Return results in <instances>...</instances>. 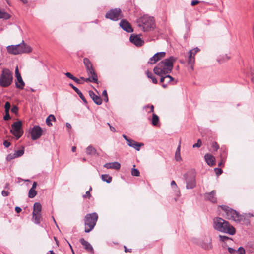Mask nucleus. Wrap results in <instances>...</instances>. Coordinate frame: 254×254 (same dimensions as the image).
Returning a JSON list of instances; mask_svg holds the SVG:
<instances>
[{
  "instance_id": "0eeeda50",
  "label": "nucleus",
  "mask_w": 254,
  "mask_h": 254,
  "mask_svg": "<svg viewBox=\"0 0 254 254\" xmlns=\"http://www.w3.org/2000/svg\"><path fill=\"white\" fill-rule=\"evenodd\" d=\"M10 132L17 138L19 139L23 134L22 122L20 121L14 122L11 126Z\"/></svg>"
},
{
  "instance_id": "f03ea898",
  "label": "nucleus",
  "mask_w": 254,
  "mask_h": 254,
  "mask_svg": "<svg viewBox=\"0 0 254 254\" xmlns=\"http://www.w3.org/2000/svg\"><path fill=\"white\" fill-rule=\"evenodd\" d=\"M213 226L215 230L222 233L234 235L236 232L235 228L228 221L220 217H215L213 220Z\"/></svg>"
},
{
  "instance_id": "49530a36",
  "label": "nucleus",
  "mask_w": 254,
  "mask_h": 254,
  "mask_svg": "<svg viewBox=\"0 0 254 254\" xmlns=\"http://www.w3.org/2000/svg\"><path fill=\"white\" fill-rule=\"evenodd\" d=\"M16 158L15 155V153L14 154H10L9 155H7V157H6V159L8 160V161H10L11 160L13 159H14Z\"/></svg>"
},
{
  "instance_id": "338daca9",
  "label": "nucleus",
  "mask_w": 254,
  "mask_h": 254,
  "mask_svg": "<svg viewBox=\"0 0 254 254\" xmlns=\"http://www.w3.org/2000/svg\"><path fill=\"white\" fill-rule=\"evenodd\" d=\"M15 211L18 213H20L21 211V208L19 207L16 206L15 208Z\"/></svg>"
},
{
  "instance_id": "5701e85b",
  "label": "nucleus",
  "mask_w": 254,
  "mask_h": 254,
  "mask_svg": "<svg viewBox=\"0 0 254 254\" xmlns=\"http://www.w3.org/2000/svg\"><path fill=\"white\" fill-rule=\"evenodd\" d=\"M104 167L107 169H114L119 170L121 167V164L118 162L107 163L104 165Z\"/></svg>"
},
{
  "instance_id": "20e7f679",
  "label": "nucleus",
  "mask_w": 254,
  "mask_h": 254,
  "mask_svg": "<svg viewBox=\"0 0 254 254\" xmlns=\"http://www.w3.org/2000/svg\"><path fill=\"white\" fill-rule=\"evenodd\" d=\"M98 218L96 213L87 214L84 219L85 230L86 233H89L94 228Z\"/></svg>"
},
{
  "instance_id": "774afa93",
  "label": "nucleus",
  "mask_w": 254,
  "mask_h": 254,
  "mask_svg": "<svg viewBox=\"0 0 254 254\" xmlns=\"http://www.w3.org/2000/svg\"><path fill=\"white\" fill-rule=\"evenodd\" d=\"M72 80L73 81H74L75 82H76L77 83H78V84L80 83L79 79L74 76L73 77V79H72Z\"/></svg>"
},
{
  "instance_id": "cd10ccee",
  "label": "nucleus",
  "mask_w": 254,
  "mask_h": 254,
  "mask_svg": "<svg viewBox=\"0 0 254 254\" xmlns=\"http://www.w3.org/2000/svg\"><path fill=\"white\" fill-rule=\"evenodd\" d=\"M15 85L16 88L19 89H23L25 83L22 80V77L16 78L15 80Z\"/></svg>"
},
{
  "instance_id": "69168bd1",
  "label": "nucleus",
  "mask_w": 254,
  "mask_h": 254,
  "mask_svg": "<svg viewBox=\"0 0 254 254\" xmlns=\"http://www.w3.org/2000/svg\"><path fill=\"white\" fill-rule=\"evenodd\" d=\"M251 79L252 82L254 83V70L251 73Z\"/></svg>"
},
{
  "instance_id": "ea45409f",
  "label": "nucleus",
  "mask_w": 254,
  "mask_h": 254,
  "mask_svg": "<svg viewBox=\"0 0 254 254\" xmlns=\"http://www.w3.org/2000/svg\"><path fill=\"white\" fill-rule=\"evenodd\" d=\"M131 173L133 176L138 177L140 175V172L138 170L134 168L131 169Z\"/></svg>"
},
{
  "instance_id": "a19ab883",
  "label": "nucleus",
  "mask_w": 254,
  "mask_h": 254,
  "mask_svg": "<svg viewBox=\"0 0 254 254\" xmlns=\"http://www.w3.org/2000/svg\"><path fill=\"white\" fill-rule=\"evenodd\" d=\"M174 81V78L172 77V79H171L170 78L166 79L164 83H163L162 86L164 88H165L167 87V84L169 83H170L172 81Z\"/></svg>"
},
{
  "instance_id": "6e6d98bb",
  "label": "nucleus",
  "mask_w": 254,
  "mask_h": 254,
  "mask_svg": "<svg viewBox=\"0 0 254 254\" xmlns=\"http://www.w3.org/2000/svg\"><path fill=\"white\" fill-rule=\"evenodd\" d=\"M246 251L244 248L239 247V254H245Z\"/></svg>"
},
{
  "instance_id": "bb28decb",
  "label": "nucleus",
  "mask_w": 254,
  "mask_h": 254,
  "mask_svg": "<svg viewBox=\"0 0 254 254\" xmlns=\"http://www.w3.org/2000/svg\"><path fill=\"white\" fill-rule=\"evenodd\" d=\"M69 86L72 87V88L76 92V93L79 95L81 99L85 103H87V102L83 96V94L75 86H74L72 83L69 84Z\"/></svg>"
},
{
  "instance_id": "680f3d73",
  "label": "nucleus",
  "mask_w": 254,
  "mask_h": 254,
  "mask_svg": "<svg viewBox=\"0 0 254 254\" xmlns=\"http://www.w3.org/2000/svg\"><path fill=\"white\" fill-rule=\"evenodd\" d=\"M199 1L197 0H192L191 4L192 6H194L197 4L199 3Z\"/></svg>"
},
{
  "instance_id": "0e129e2a",
  "label": "nucleus",
  "mask_w": 254,
  "mask_h": 254,
  "mask_svg": "<svg viewBox=\"0 0 254 254\" xmlns=\"http://www.w3.org/2000/svg\"><path fill=\"white\" fill-rule=\"evenodd\" d=\"M1 193L3 196H7L9 194V192L5 190H2Z\"/></svg>"
},
{
  "instance_id": "aec40b11",
  "label": "nucleus",
  "mask_w": 254,
  "mask_h": 254,
  "mask_svg": "<svg viewBox=\"0 0 254 254\" xmlns=\"http://www.w3.org/2000/svg\"><path fill=\"white\" fill-rule=\"evenodd\" d=\"M89 95L97 105H101L102 104V99L100 96L96 95L92 91H89Z\"/></svg>"
},
{
  "instance_id": "6e6552de",
  "label": "nucleus",
  "mask_w": 254,
  "mask_h": 254,
  "mask_svg": "<svg viewBox=\"0 0 254 254\" xmlns=\"http://www.w3.org/2000/svg\"><path fill=\"white\" fill-rule=\"evenodd\" d=\"M198 245L205 250H211L213 248L212 239L209 235H205L200 238L198 242Z\"/></svg>"
},
{
  "instance_id": "473e14b6",
  "label": "nucleus",
  "mask_w": 254,
  "mask_h": 254,
  "mask_svg": "<svg viewBox=\"0 0 254 254\" xmlns=\"http://www.w3.org/2000/svg\"><path fill=\"white\" fill-rule=\"evenodd\" d=\"M146 75L148 78H150L152 80V82L154 84H156L157 83V80L155 78V77L153 75L152 72L149 71L148 70L146 72Z\"/></svg>"
},
{
  "instance_id": "79ce46f5",
  "label": "nucleus",
  "mask_w": 254,
  "mask_h": 254,
  "mask_svg": "<svg viewBox=\"0 0 254 254\" xmlns=\"http://www.w3.org/2000/svg\"><path fill=\"white\" fill-rule=\"evenodd\" d=\"M161 76L160 82L163 83H164L166 79H167V78H170L171 79H172V77L169 75H167L165 76H163V75H162V76Z\"/></svg>"
},
{
  "instance_id": "72a5a7b5",
  "label": "nucleus",
  "mask_w": 254,
  "mask_h": 254,
  "mask_svg": "<svg viewBox=\"0 0 254 254\" xmlns=\"http://www.w3.org/2000/svg\"><path fill=\"white\" fill-rule=\"evenodd\" d=\"M102 180L108 183H110L112 181V178L108 174H103L101 176Z\"/></svg>"
},
{
  "instance_id": "e2e57ef3",
  "label": "nucleus",
  "mask_w": 254,
  "mask_h": 254,
  "mask_svg": "<svg viewBox=\"0 0 254 254\" xmlns=\"http://www.w3.org/2000/svg\"><path fill=\"white\" fill-rule=\"evenodd\" d=\"M228 252L231 254H234L236 250L232 248L229 247L228 248Z\"/></svg>"
},
{
  "instance_id": "58836bf2",
  "label": "nucleus",
  "mask_w": 254,
  "mask_h": 254,
  "mask_svg": "<svg viewBox=\"0 0 254 254\" xmlns=\"http://www.w3.org/2000/svg\"><path fill=\"white\" fill-rule=\"evenodd\" d=\"M219 240L222 242H226L227 241L230 240V239L229 237L226 236L221 235H220L219 236Z\"/></svg>"
},
{
  "instance_id": "4be33fe9",
  "label": "nucleus",
  "mask_w": 254,
  "mask_h": 254,
  "mask_svg": "<svg viewBox=\"0 0 254 254\" xmlns=\"http://www.w3.org/2000/svg\"><path fill=\"white\" fill-rule=\"evenodd\" d=\"M195 63V55L192 54L191 51H189L188 52V64L190 65V67L192 70L193 69V64Z\"/></svg>"
},
{
  "instance_id": "a18cd8bd",
  "label": "nucleus",
  "mask_w": 254,
  "mask_h": 254,
  "mask_svg": "<svg viewBox=\"0 0 254 254\" xmlns=\"http://www.w3.org/2000/svg\"><path fill=\"white\" fill-rule=\"evenodd\" d=\"M4 108L5 112H9V109L10 108V104L9 102H6Z\"/></svg>"
},
{
  "instance_id": "39448f33",
  "label": "nucleus",
  "mask_w": 254,
  "mask_h": 254,
  "mask_svg": "<svg viewBox=\"0 0 254 254\" xmlns=\"http://www.w3.org/2000/svg\"><path fill=\"white\" fill-rule=\"evenodd\" d=\"M13 76L10 71L6 68L3 69L0 76V85L2 87H7L12 83Z\"/></svg>"
},
{
  "instance_id": "4d7b16f0",
  "label": "nucleus",
  "mask_w": 254,
  "mask_h": 254,
  "mask_svg": "<svg viewBox=\"0 0 254 254\" xmlns=\"http://www.w3.org/2000/svg\"><path fill=\"white\" fill-rule=\"evenodd\" d=\"M18 108L16 106H14L11 108V112L14 113H16L18 112Z\"/></svg>"
},
{
  "instance_id": "5fc2aeb1",
  "label": "nucleus",
  "mask_w": 254,
  "mask_h": 254,
  "mask_svg": "<svg viewBox=\"0 0 254 254\" xmlns=\"http://www.w3.org/2000/svg\"><path fill=\"white\" fill-rule=\"evenodd\" d=\"M190 51H191L192 52V54L194 55H195V54L199 51V49L197 47H196L192 50H190Z\"/></svg>"
},
{
  "instance_id": "864d4df0",
  "label": "nucleus",
  "mask_w": 254,
  "mask_h": 254,
  "mask_svg": "<svg viewBox=\"0 0 254 254\" xmlns=\"http://www.w3.org/2000/svg\"><path fill=\"white\" fill-rule=\"evenodd\" d=\"M223 148H221L220 157L222 159H224L226 157V152L224 150H222Z\"/></svg>"
},
{
  "instance_id": "a211bd4d",
  "label": "nucleus",
  "mask_w": 254,
  "mask_h": 254,
  "mask_svg": "<svg viewBox=\"0 0 254 254\" xmlns=\"http://www.w3.org/2000/svg\"><path fill=\"white\" fill-rule=\"evenodd\" d=\"M83 63L86 66L87 72L88 74L95 72L93 68L92 64L88 59L84 58L83 60Z\"/></svg>"
},
{
  "instance_id": "37998d69",
  "label": "nucleus",
  "mask_w": 254,
  "mask_h": 254,
  "mask_svg": "<svg viewBox=\"0 0 254 254\" xmlns=\"http://www.w3.org/2000/svg\"><path fill=\"white\" fill-rule=\"evenodd\" d=\"M15 155L17 157L21 156L24 154V150L21 149V150H18L15 152Z\"/></svg>"
},
{
  "instance_id": "6ab92c4d",
  "label": "nucleus",
  "mask_w": 254,
  "mask_h": 254,
  "mask_svg": "<svg viewBox=\"0 0 254 254\" xmlns=\"http://www.w3.org/2000/svg\"><path fill=\"white\" fill-rule=\"evenodd\" d=\"M216 191L213 190L209 193H206L205 194V197L212 203L217 202V198L215 197Z\"/></svg>"
},
{
  "instance_id": "de8ad7c7",
  "label": "nucleus",
  "mask_w": 254,
  "mask_h": 254,
  "mask_svg": "<svg viewBox=\"0 0 254 254\" xmlns=\"http://www.w3.org/2000/svg\"><path fill=\"white\" fill-rule=\"evenodd\" d=\"M201 144H202L201 141L200 139H199L197 140V142L196 143H195L194 144H193L192 147H193V148L200 147L201 146Z\"/></svg>"
},
{
  "instance_id": "2f4dec72",
  "label": "nucleus",
  "mask_w": 254,
  "mask_h": 254,
  "mask_svg": "<svg viewBox=\"0 0 254 254\" xmlns=\"http://www.w3.org/2000/svg\"><path fill=\"white\" fill-rule=\"evenodd\" d=\"M56 118L54 115L51 114L50 115L46 120V123L48 126H52V124L51 123L52 121H55Z\"/></svg>"
},
{
  "instance_id": "423d86ee",
  "label": "nucleus",
  "mask_w": 254,
  "mask_h": 254,
  "mask_svg": "<svg viewBox=\"0 0 254 254\" xmlns=\"http://www.w3.org/2000/svg\"><path fill=\"white\" fill-rule=\"evenodd\" d=\"M219 207L224 212L222 214L223 217L230 220L237 221L236 219L238 217V213L236 211L226 205H221Z\"/></svg>"
},
{
  "instance_id": "ddd939ff",
  "label": "nucleus",
  "mask_w": 254,
  "mask_h": 254,
  "mask_svg": "<svg viewBox=\"0 0 254 254\" xmlns=\"http://www.w3.org/2000/svg\"><path fill=\"white\" fill-rule=\"evenodd\" d=\"M20 47L21 43L16 45L8 46L7 47V51L14 55L21 54Z\"/></svg>"
},
{
  "instance_id": "f3484780",
  "label": "nucleus",
  "mask_w": 254,
  "mask_h": 254,
  "mask_svg": "<svg viewBox=\"0 0 254 254\" xmlns=\"http://www.w3.org/2000/svg\"><path fill=\"white\" fill-rule=\"evenodd\" d=\"M251 216H253V215L250 213L245 214L243 215H239V223H241L242 224H245L246 225L249 224L250 223V221L248 218Z\"/></svg>"
},
{
  "instance_id": "c9c22d12",
  "label": "nucleus",
  "mask_w": 254,
  "mask_h": 254,
  "mask_svg": "<svg viewBox=\"0 0 254 254\" xmlns=\"http://www.w3.org/2000/svg\"><path fill=\"white\" fill-rule=\"evenodd\" d=\"M159 121V117L158 116L154 114L153 113L152 114V124L153 126H156L158 124Z\"/></svg>"
},
{
  "instance_id": "e433bc0d",
  "label": "nucleus",
  "mask_w": 254,
  "mask_h": 254,
  "mask_svg": "<svg viewBox=\"0 0 254 254\" xmlns=\"http://www.w3.org/2000/svg\"><path fill=\"white\" fill-rule=\"evenodd\" d=\"M195 186V182L194 180H191L190 182H187L186 188L187 189H191Z\"/></svg>"
},
{
  "instance_id": "9b49d317",
  "label": "nucleus",
  "mask_w": 254,
  "mask_h": 254,
  "mask_svg": "<svg viewBox=\"0 0 254 254\" xmlns=\"http://www.w3.org/2000/svg\"><path fill=\"white\" fill-rule=\"evenodd\" d=\"M42 130L39 126L35 125L30 131L31 139L35 140L39 139L42 134Z\"/></svg>"
},
{
  "instance_id": "b1692460",
  "label": "nucleus",
  "mask_w": 254,
  "mask_h": 254,
  "mask_svg": "<svg viewBox=\"0 0 254 254\" xmlns=\"http://www.w3.org/2000/svg\"><path fill=\"white\" fill-rule=\"evenodd\" d=\"M205 160L209 166H213L215 164V157L210 154L207 153L204 156Z\"/></svg>"
},
{
  "instance_id": "a878e982",
  "label": "nucleus",
  "mask_w": 254,
  "mask_h": 254,
  "mask_svg": "<svg viewBox=\"0 0 254 254\" xmlns=\"http://www.w3.org/2000/svg\"><path fill=\"white\" fill-rule=\"evenodd\" d=\"M86 153L89 155L99 156L96 149L91 145H89L86 149Z\"/></svg>"
},
{
  "instance_id": "bf43d9fd",
  "label": "nucleus",
  "mask_w": 254,
  "mask_h": 254,
  "mask_svg": "<svg viewBox=\"0 0 254 254\" xmlns=\"http://www.w3.org/2000/svg\"><path fill=\"white\" fill-rule=\"evenodd\" d=\"M65 75L68 77L69 78L72 80L73 79L74 76L69 72H66L65 73Z\"/></svg>"
},
{
  "instance_id": "412c9836",
  "label": "nucleus",
  "mask_w": 254,
  "mask_h": 254,
  "mask_svg": "<svg viewBox=\"0 0 254 254\" xmlns=\"http://www.w3.org/2000/svg\"><path fill=\"white\" fill-rule=\"evenodd\" d=\"M20 50L21 54L29 53L32 52V48L28 45L24 43V41L21 43Z\"/></svg>"
},
{
  "instance_id": "1a4fd4ad",
  "label": "nucleus",
  "mask_w": 254,
  "mask_h": 254,
  "mask_svg": "<svg viewBox=\"0 0 254 254\" xmlns=\"http://www.w3.org/2000/svg\"><path fill=\"white\" fill-rule=\"evenodd\" d=\"M106 18L113 21H117L122 17V11L120 8H115L110 10L106 13Z\"/></svg>"
},
{
  "instance_id": "2eb2a0df",
  "label": "nucleus",
  "mask_w": 254,
  "mask_h": 254,
  "mask_svg": "<svg viewBox=\"0 0 254 254\" xmlns=\"http://www.w3.org/2000/svg\"><path fill=\"white\" fill-rule=\"evenodd\" d=\"M165 56V52H164L157 53L155 54L153 57L150 58L148 63L151 64H155L161 58L164 57Z\"/></svg>"
},
{
  "instance_id": "f704fd0d",
  "label": "nucleus",
  "mask_w": 254,
  "mask_h": 254,
  "mask_svg": "<svg viewBox=\"0 0 254 254\" xmlns=\"http://www.w3.org/2000/svg\"><path fill=\"white\" fill-rule=\"evenodd\" d=\"M10 15L7 12L0 10V19H8Z\"/></svg>"
},
{
  "instance_id": "09e8293b",
  "label": "nucleus",
  "mask_w": 254,
  "mask_h": 254,
  "mask_svg": "<svg viewBox=\"0 0 254 254\" xmlns=\"http://www.w3.org/2000/svg\"><path fill=\"white\" fill-rule=\"evenodd\" d=\"M91 189H92V188H91V187H90L89 190L86 191L85 194L83 195V197L84 198H89L91 197L90 191V190H91Z\"/></svg>"
},
{
  "instance_id": "c03bdc74",
  "label": "nucleus",
  "mask_w": 254,
  "mask_h": 254,
  "mask_svg": "<svg viewBox=\"0 0 254 254\" xmlns=\"http://www.w3.org/2000/svg\"><path fill=\"white\" fill-rule=\"evenodd\" d=\"M211 147L215 151H217L218 149L219 148V145L216 142H212Z\"/></svg>"
},
{
  "instance_id": "3c124183",
  "label": "nucleus",
  "mask_w": 254,
  "mask_h": 254,
  "mask_svg": "<svg viewBox=\"0 0 254 254\" xmlns=\"http://www.w3.org/2000/svg\"><path fill=\"white\" fill-rule=\"evenodd\" d=\"M145 108H150V111H148V113H153V111H154V106L153 105H146L144 107Z\"/></svg>"
},
{
  "instance_id": "7c9ffc66",
  "label": "nucleus",
  "mask_w": 254,
  "mask_h": 254,
  "mask_svg": "<svg viewBox=\"0 0 254 254\" xmlns=\"http://www.w3.org/2000/svg\"><path fill=\"white\" fill-rule=\"evenodd\" d=\"M32 219L34 222L36 224H39L40 223V220L41 219V214H36L35 213L34 215V213H32Z\"/></svg>"
},
{
  "instance_id": "f8f14e48",
  "label": "nucleus",
  "mask_w": 254,
  "mask_h": 254,
  "mask_svg": "<svg viewBox=\"0 0 254 254\" xmlns=\"http://www.w3.org/2000/svg\"><path fill=\"white\" fill-rule=\"evenodd\" d=\"M129 40L131 43L138 47L141 46L144 43V40L138 35L132 34L130 37Z\"/></svg>"
},
{
  "instance_id": "8fccbe9b",
  "label": "nucleus",
  "mask_w": 254,
  "mask_h": 254,
  "mask_svg": "<svg viewBox=\"0 0 254 254\" xmlns=\"http://www.w3.org/2000/svg\"><path fill=\"white\" fill-rule=\"evenodd\" d=\"M214 170H215V172L217 176L221 175L223 172L222 170L221 169L218 168H215L214 169Z\"/></svg>"
},
{
  "instance_id": "9d476101",
  "label": "nucleus",
  "mask_w": 254,
  "mask_h": 254,
  "mask_svg": "<svg viewBox=\"0 0 254 254\" xmlns=\"http://www.w3.org/2000/svg\"><path fill=\"white\" fill-rule=\"evenodd\" d=\"M122 136L127 141V145L133 148L137 151L140 150V147L144 146V144L141 142H137L135 141L130 139L125 134H123Z\"/></svg>"
},
{
  "instance_id": "052dcab7",
  "label": "nucleus",
  "mask_w": 254,
  "mask_h": 254,
  "mask_svg": "<svg viewBox=\"0 0 254 254\" xmlns=\"http://www.w3.org/2000/svg\"><path fill=\"white\" fill-rule=\"evenodd\" d=\"M3 145L5 147L8 148L10 145V143L7 140H5L3 142Z\"/></svg>"
},
{
  "instance_id": "4c0bfd02",
  "label": "nucleus",
  "mask_w": 254,
  "mask_h": 254,
  "mask_svg": "<svg viewBox=\"0 0 254 254\" xmlns=\"http://www.w3.org/2000/svg\"><path fill=\"white\" fill-rule=\"evenodd\" d=\"M37 194V191L35 190H34L33 189H30L29 193H28V196L30 198H34Z\"/></svg>"
},
{
  "instance_id": "393cba45",
  "label": "nucleus",
  "mask_w": 254,
  "mask_h": 254,
  "mask_svg": "<svg viewBox=\"0 0 254 254\" xmlns=\"http://www.w3.org/2000/svg\"><path fill=\"white\" fill-rule=\"evenodd\" d=\"M89 75H91V78H84V77H81V79L83 80L84 81L88 82H91L93 83H97L98 81V78L95 72L91 73L88 74Z\"/></svg>"
},
{
  "instance_id": "c756f323",
  "label": "nucleus",
  "mask_w": 254,
  "mask_h": 254,
  "mask_svg": "<svg viewBox=\"0 0 254 254\" xmlns=\"http://www.w3.org/2000/svg\"><path fill=\"white\" fill-rule=\"evenodd\" d=\"M180 144H181V141H180L179 145L177 147V148L176 152H175V160L177 161H180L182 160V158L181 157V154H180V150H181Z\"/></svg>"
},
{
  "instance_id": "603ef678",
  "label": "nucleus",
  "mask_w": 254,
  "mask_h": 254,
  "mask_svg": "<svg viewBox=\"0 0 254 254\" xmlns=\"http://www.w3.org/2000/svg\"><path fill=\"white\" fill-rule=\"evenodd\" d=\"M15 77H16V78H20L21 77V75H20V73L18 70V66L16 67V69H15Z\"/></svg>"
},
{
  "instance_id": "7ed1b4c3",
  "label": "nucleus",
  "mask_w": 254,
  "mask_h": 254,
  "mask_svg": "<svg viewBox=\"0 0 254 254\" xmlns=\"http://www.w3.org/2000/svg\"><path fill=\"white\" fill-rule=\"evenodd\" d=\"M137 26L143 31L152 30L155 27V20L153 17L144 15L136 21Z\"/></svg>"
},
{
  "instance_id": "c85d7f7f",
  "label": "nucleus",
  "mask_w": 254,
  "mask_h": 254,
  "mask_svg": "<svg viewBox=\"0 0 254 254\" xmlns=\"http://www.w3.org/2000/svg\"><path fill=\"white\" fill-rule=\"evenodd\" d=\"M41 205L39 203L36 202L34 204L33 211L32 213H34V215H35V213L41 214Z\"/></svg>"
},
{
  "instance_id": "4468645a",
  "label": "nucleus",
  "mask_w": 254,
  "mask_h": 254,
  "mask_svg": "<svg viewBox=\"0 0 254 254\" xmlns=\"http://www.w3.org/2000/svg\"><path fill=\"white\" fill-rule=\"evenodd\" d=\"M120 26L127 32L130 33L133 31L130 24L126 20L122 19L120 22Z\"/></svg>"
},
{
  "instance_id": "13d9d810",
  "label": "nucleus",
  "mask_w": 254,
  "mask_h": 254,
  "mask_svg": "<svg viewBox=\"0 0 254 254\" xmlns=\"http://www.w3.org/2000/svg\"><path fill=\"white\" fill-rule=\"evenodd\" d=\"M10 119V116L9 115V112H6L5 115L3 117V119L4 120H8Z\"/></svg>"
},
{
  "instance_id": "f257e3e1",
  "label": "nucleus",
  "mask_w": 254,
  "mask_h": 254,
  "mask_svg": "<svg viewBox=\"0 0 254 254\" xmlns=\"http://www.w3.org/2000/svg\"><path fill=\"white\" fill-rule=\"evenodd\" d=\"M176 60L177 58L172 56L163 60L154 67V73L158 76H162L170 73L173 69V64Z\"/></svg>"
},
{
  "instance_id": "dca6fc26",
  "label": "nucleus",
  "mask_w": 254,
  "mask_h": 254,
  "mask_svg": "<svg viewBox=\"0 0 254 254\" xmlns=\"http://www.w3.org/2000/svg\"><path fill=\"white\" fill-rule=\"evenodd\" d=\"M80 243L83 245L84 249L88 252L93 254L94 250L92 245L87 241L83 238H81L79 240Z\"/></svg>"
}]
</instances>
